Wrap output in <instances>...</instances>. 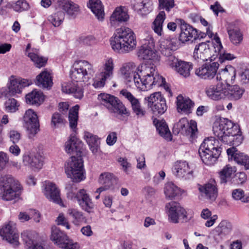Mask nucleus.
Returning <instances> with one entry per match:
<instances>
[{"instance_id":"6ab92c4d","label":"nucleus","mask_w":249,"mask_h":249,"mask_svg":"<svg viewBox=\"0 0 249 249\" xmlns=\"http://www.w3.org/2000/svg\"><path fill=\"white\" fill-rule=\"evenodd\" d=\"M0 236L14 247H17L19 245V234L10 223L5 224L1 229H0Z\"/></svg>"},{"instance_id":"c756f323","label":"nucleus","mask_w":249,"mask_h":249,"mask_svg":"<svg viewBox=\"0 0 249 249\" xmlns=\"http://www.w3.org/2000/svg\"><path fill=\"white\" fill-rule=\"evenodd\" d=\"M135 65L133 62L124 64L120 70L121 74L125 79L126 84L129 87H131L134 84L133 77L137 73L135 71Z\"/></svg>"},{"instance_id":"f3484780","label":"nucleus","mask_w":249,"mask_h":249,"mask_svg":"<svg viewBox=\"0 0 249 249\" xmlns=\"http://www.w3.org/2000/svg\"><path fill=\"white\" fill-rule=\"evenodd\" d=\"M43 193L46 198L61 206L63 205L59 189L53 182L46 181L43 184Z\"/></svg>"},{"instance_id":"cd10ccee","label":"nucleus","mask_w":249,"mask_h":249,"mask_svg":"<svg viewBox=\"0 0 249 249\" xmlns=\"http://www.w3.org/2000/svg\"><path fill=\"white\" fill-rule=\"evenodd\" d=\"M21 237L25 244L26 249H44L37 243L38 235L36 231H25L22 233Z\"/></svg>"},{"instance_id":"a211bd4d","label":"nucleus","mask_w":249,"mask_h":249,"mask_svg":"<svg viewBox=\"0 0 249 249\" xmlns=\"http://www.w3.org/2000/svg\"><path fill=\"white\" fill-rule=\"evenodd\" d=\"M211 41H207L196 45L195 48L193 53L194 59L198 63H202L207 61L211 57L210 53Z\"/></svg>"},{"instance_id":"864d4df0","label":"nucleus","mask_w":249,"mask_h":249,"mask_svg":"<svg viewBox=\"0 0 249 249\" xmlns=\"http://www.w3.org/2000/svg\"><path fill=\"white\" fill-rule=\"evenodd\" d=\"M64 18V13L62 11H59L49 16L48 20L54 27H58L62 24Z\"/></svg>"},{"instance_id":"f03ea898","label":"nucleus","mask_w":249,"mask_h":249,"mask_svg":"<svg viewBox=\"0 0 249 249\" xmlns=\"http://www.w3.org/2000/svg\"><path fill=\"white\" fill-rule=\"evenodd\" d=\"M137 41L133 31L126 27L116 30L110 39L112 49L119 53H126L133 50L136 47Z\"/></svg>"},{"instance_id":"338daca9","label":"nucleus","mask_w":249,"mask_h":249,"mask_svg":"<svg viewBox=\"0 0 249 249\" xmlns=\"http://www.w3.org/2000/svg\"><path fill=\"white\" fill-rule=\"evenodd\" d=\"M216 53L219 55V60L221 63L225 60H231L235 58L233 54L225 53L223 49L221 50L220 52H217Z\"/></svg>"},{"instance_id":"9d476101","label":"nucleus","mask_w":249,"mask_h":249,"mask_svg":"<svg viewBox=\"0 0 249 249\" xmlns=\"http://www.w3.org/2000/svg\"><path fill=\"white\" fill-rule=\"evenodd\" d=\"M144 103L155 115L163 114L167 108L165 99L160 92H156L145 97Z\"/></svg>"},{"instance_id":"680f3d73","label":"nucleus","mask_w":249,"mask_h":249,"mask_svg":"<svg viewBox=\"0 0 249 249\" xmlns=\"http://www.w3.org/2000/svg\"><path fill=\"white\" fill-rule=\"evenodd\" d=\"M159 8L169 12L175 6L174 0H158Z\"/></svg>"},{"instance_id":"4d7b16f0","label":"nucleus","mask_w":249,"mask_h":249,"mask_svg":"<svg viewBox=\"0 0 249 249\" xmlns=\"http://www.w3.org/2000/svg\"><path fill=\"white\" fill-rule=\"evenodd\" d=\"M234 168L229 165H226L220 172V178L221 183H226L228 180L231 177L232 174L234 173Z\"/></svg>"},{"instance_id":"412c9836","label":"nucleus","mask_w":249,"mask_h":249,"mask_svg":"<svg viewBox=\"0 0 249 249\" xmlns=\"http://www.w3.org/2000/svg\"><path fill=\"white\" fill-rule=\"evenodd\" d=\"M207 96L214 101H218L225 98L226 85L220 82L216 85H211L205 89Z\"/></svg>"},{"instance_id":"c03bdc74","label":"nucleus","mask_w":249,"mask_h":249,"mask_svg":"<svg viewBox=\"0 0 249 249\" xmlns=\"http://www.w3.org/2000/svg\"><path fill=\"white\" fill-rule=\"evenodd\" d=\"M152 1L149 0H137L133 4L134 10L142 15L149 13L152 10Z\"/></svg>"},{"instance_id":"ddd939ff","label":"nucleus","mask_w":249,"mask_h":249,"mask_svg":"<svg viewBox=\"0 0 249 249\" xmlns=\"http://www.w3.org/2000/svg\"><path fill=\"white\" fill-rule=\"evenodd\" d=\"M166 208L169 221L171 223L176 224L179 222V219L186 221L190 218H188L186 210L176 202L167 203Z\"/></svg>"},{"instance_id":"4c0bfd02","label":"nucleus","mask_w":249,"mask_h":249,"mask_svg":"<svg viewBox=\"0 0 249 249\" xmlns=\"http://www.w3.org/2000/svg\"><path fill=\"white\" fill-rule=\"evenodd\" d=\"M98 181L100 184L105 186L107 188L114 190L117 184L118 179L112 174L105 172L100 175Z\"/></svg>"},{"instance_id":"a18cd8bd","label":"nucleus","mask_w":249,"mask_h":249,"mask_svg":"<svg viewBox=\"0 0 249 249\" xmlns=\"http://www.w3.org/2000/svg\"><path fill=\"white\" fill-rule=\"evenodd\" d=\"M44 96L41 91L36 89L33 90L26 95V101L27 103L30 105L38 106L43 102Z\"/></svg>"},{"instance_id":"aec40b11","label":"nucleus","mask_w":249,"mask_h":249,"mask_svg":"<svg viewBox=\"0 0 249 249\" xmlns=\"http://www.w3.org/2000/svg\"><path fill=\"white\" fill-rule=\"evenodd\" d=\"M172 171L175 176L185 180H189L193 178V171L190 169L188 163L186 161L176 162Z\"/></svg>"},{"instance_id":"f704fd0d","label":"nucleus","mask_w":249,"mask_h":249,"mask_svg":"<svg viewBox=\"0 0 249 249\" xmlns=\"http://www.w3.org/2000/svg\"><path fill=\"white\" fill-rule=\"evenodd\" d=\"M198 150H201L203 156L204 155L203 151L207 152L215 151L218 150L221 152V148L219 146V142L217 140L213 137H210L205 139L203 142L200 145Z\"/></svg>"},{"instance_id":"a19ab883","label":"nucleus","mask_w":249,"mask_h":249,"mask_svg":"<svg viewBox=\"0 0 249 249\" xmlns=\"http://www.w3.org/2000/svg\"><path fill=\"white\" fill-rule=\"evenodd\" d=\"M31 45L28 44L26 49V54L33 61L35 65L37 68L44 66L47 62V58L39 55L37 52H29Z\"/></svg>"},{"instance_id":"6e6d98bb","label":"nucleus","mask_w":249,"mask_h":249,"mask_svg":"<svg viewBox=\"0 0 249 249\" xmlns=\"http://www.w3.org/2000/svg\"><path fill=\"white\" fill-rule=\"evenodd\" d=\"M179 188L171 182L166 183L164 187V194L170 198L175 197L179 193Z\"/></svg>"},{"instance_id":"e2e57ef3","label":"nucleus","mask_w":249,"mask_h":249,"mask_svg":"<svg viewBox=\"0 0 249 249\" xmlns=\"http://www.w3.org/2000/svg\"><path fill=\"white\" fill-rule=\"evenodd\" d=\"M181 60L179 59L178 58L176 57L175 55L173 54L166 57L165 61L168 67L175 71Z\"/></svg>"},{"instance_id":"1a4fd4ad","label":"nucleus","mask_w":249,"mask_h":249,"mask_svg":"<svg viewBox=\"0 0 249 249\" xmlns=\"http://www.w3.org/2000/svg\"><path fill=\"white\" fill-rule=\"evenodd\" d=\"M51 239L59 248L63 249H79V245L74 242L58 228L53 226L52 228Z\"/></svg>"},{"instance_id":"423d86ee","label":"nucleus","mask_w":249,"mask_h":249,"mask_svg":"<svg viewBox=\"0 0 249 249\" xmlns=\"http://www.w3.org/2000/svg\"><path fill=\"white\" fill-rule=\"evenodd\" d=\"M65 172L72 182H79L85 178L83 161L80 156H71L65 164Z\"/></svg>"},{"instance_id":"79ce46f5","label":"nucleus","mask_w":249,"mask_h":249,"mask_svg":"<svg viewBox=\"0 0 249 249\" xmlns=\"http://www.w3.org/2000/svg\"><path fill=\"white\" fill-rule=\"evenodd\" d=\"M231 224L225 220H222L219 225L215 228L214 232L215 235L220 236L222 238L227 235H229L231 231Z\"/></svg>"},{"instance_id":"dca6fc26","label":"nucleus","mask_w":249,"mask_h":249,"mask_svg":"<svg viewBox=\"0 0 249 249\" xmlns=\"http://www.w3.org/2000/svg\"><path fill=\"white\" fill-rule=\"evenodd\" d=\"M176 21L179 24L181 30L178 40L179 42L185 43L192 39H195L197 35V30L186 23L183 19H177Z\"/></svg>"},{"instance_id":"ea45409f","label":"nucleus","mask_w":249,"mask_h":249,"mask_svg":"<svg viewBox=\"0 0 249 249\" xmlns=\"http://www.w3.org/2000/svg\"><path fill=\"white\" fill-rule=\"evenodd\" d=\"M204 155L203 156L201 150H198V154L202 162L207 165H213L220 155V151L215 150V151L207 152L203 151Z\"/></svg>"},{"instance_id":"bf43d9fd","label":"nucleus","mask_w":249,"mask_h":249,"mask_svg":"<svg viewBox=\"0 0 249 249\" xmlns=\"http://www.w3.org/2000/svg\"><path fill=\"white\" fill-rule=\"evenodd\" d=\"M19 106V103L14 98H9L4 103V109L7 112H15Z\"/></svg>"},{"instance_id":"f8f14e48","label":"nucleus","mask_w":249,"mask_h":249,"mask_svg":"<svg viewBox=\"0 0 249 249\" xmlns=\"http://www.w3.org/2000/svg\"><path fill=\"white\" fill-rule=\"evenodd\" d=\"M173 131L176 134L180 133L193 139L195 138L197 132L196 122L194 120L189 122L186 118H182L174 124Z\"/></svg>"},{"instance_id":"bb28decb","label":"nucleus","mask_w":249,"mask_h":249,"mask_svg":"<svg viewBox=\"0 0 249 249\" xmlns=\"http://www.w3.org/2000/svg\"><path fill=\"white\" fill-rule=\"evenodd\" d=\"M128 19L129 16L124 7H117L110 17L109 24L110 26L116 28L120 24L127 21Z\"/></svg>"},{"instance_id":"b1692460","label":"nucleus","mask_w":249,"mask_h":249,"mask_svg":"<svg viewBox=\"0 0 249 249\" xmlns=\"http://www.w3.org/2000/svg\"><path fill=\"white\" fill-rule=\"evenodd\" d=\"M236 78V70L231 66H227L224 69L219 71L216 75L218 81H222L227 86L234 83Z\"/></svg>"},{"instance_id":"69168bd1","label":"nucleus","mask_w":249,"mask_h":249,"mask_svg":"<svg viewBox=\"0 0 249 249\" xmlns=\"http://www.w3.org/2000/svg\"><path fill=\"white\" fill-rule=\"evenodd\" d=\"M114 64L113 60L111 57L106 58L103 62L101 69L113 71Z\"/></svg>"},{"instance_id":"a878e982","label":"nucleus","mask_w":249,"mask_h":249,"mask_svg":"<svg viewBox=\"0 0 249 249\" xmlns=\"http://www.w3.org/2000/svg\"><path fill=\"white\" fill-rule=\"evenodd\" d=\"M201 196L206 199L213 201L217 196L218 190L216 183L214 179L211 180L208 183L199 187Z\"/></svg>"},{"instance_id":"e433bc0d","label":"nucleus","mask_w":249,"mask_h":249,"mask_svg":"<svg viewBox=\"0 0 249 249\" xmlns=\"http://www.w3.org/2000/svg\"><path fill=\"white\" fill-rule=\"evenodd\" d=\"M62 90L66 93L71 94L75 98L79 99L83 96V90L77 83H71L64 84L62 86Z\"/></svg>"},{"instance_id":"49530a36","label":"nucleus","mask_w":249,"mask_h":249,"mask_svg":"<svg viewBox=\"0 0 249 249\" xmlns=\"http://www.w3.org/2000/svg\"><path fill=\"white\" fill-rule=\"evenodd\" d=\"M137 54L139 59L142 60H154L158 58L157 52L155 49L141 47Z\"/></svg>"},{"instance_id":"c9c22d12","label":"nucleus","mask_w":249,"mask_h":249,"mask_svg":"<svg viewBox=\"0 0 249 249\" xmlns=\"http://www.w3.org/2000/svg\"><path fill=\"white\" fill-rule=\"evenodd\" d=\"M36 83L40 88L50 89L53 85L51 73L47 71H42L36 76Z\"/></svg>"},{"instance_id":"2f4dec72","label":"nucleus","mask_w":249,"mask_h":249,"mask_svg":"<svg viewBox=\"0 0 249 249\" xmlns=\"http://www.w3.org/2000/svg\"><path fill=\"white\" fill-rule=\"evenodd\" d=\"M84 139L92 153L96 155L100 149V139L97 135L87 131L84 132Z\"/></svg>"},{"instance_id":"4be33fe9","label":"nucleus","mask_w":249,"mask_h":249,"mask_svg":"<svg viewBox=\"0 0 249 249\" xmlns=\"http://www.w3.org/2000/svg\"><path fill=\"white\" fill-rule=\"evenodd\" d=\"M179 45V41L177 38L168 37L161 41L160 52L166 58L173 54V52L177 50Z\"/></svg>"},{"instance_id":"8fccbe9b","label":"nucleus","mask_w":249,"mask_h":249,"mask_svg":"<svg viewBox=\"0 0 249 249\" xmlns=\"http://www.w3.org/2000/svg\"><path fill=\"white\" fill-rule=\"evenodd\" d=\"M228 34L230 40L234 45H239L243 40V35L239 29H228Z\"/></svg>"},{"instance_id":"9b49d317","label":"nucleus","mask_w":249,"mask_h":249,"mask_svg":"<svg viewBox=\"0 0 249 249\" xmlns=\"http://www.w3.org/2000/svg\"><path fill=\"white\" fill-rule=\"evenodd\" d=\"M23 119L29 138L33 139L40 130L37 114L33 109H29L26 111Z\"/></svg>"},{"instance_id":"603ef678","label":"nucleus","mask_w":249,"mask_h":249,"mask_svg":"<svg viewBox=\"0 0 249 249\" xmlns=\"http://www.w3.org/2000/svg\"><path fill=\"white\" fill-rule=\"evenodd\" d=\"M79 107L75 105L69 112L70 126L73 130L76 128L78 120V114Z\"/></svg>"},{"instance_id":"473e14b6","label":"nucleus","mask_w":249,"mask_h":249,"mask_svg":"<svg viewBox=\"0 0 249 249\" xmlns=\"http://www.w3.org/2000/svg\"><path fill=\"white\" fill-rule=\"evenodd\" d=\"M245 92V89L238 85L226 86L225 98L231 101H237L241 99Z\"/></svg>"},{"instance_id":"c85d7f7f","label":"nucleus","mask_w":249,"mask_h":249,"mask_svg":"<svg viewBox=\"0 0 249 249\" xmlns=\"http://www.w3.org/2000/svg\"><path fill=\"white\" fill-rule=\"evenodd\" d=\"M43 157L38 153L34 155L24 154L22 156L23 164L29 166L33 170L40 169L43 166Z\"/></svg>"},{"instance_id":"0e129e2a","label":"nucleus","mask_w":249,"mask_h":249,"mask_svg":"<svg viewBox=\"0 0 249 249\" xmlns=\"http://www.w3.org/2000/svg\"><path fill=\"white\" fill-rule=\"evenodd\" d=\"M118 161L120 163L124 172L126 174H128L129 173V170L131 168V164L127 161L126 158L122 157L118 159Z\"/></svg>"},{"instance_id":"2eb2a0df","label":"nucleus","mask_w":249,"mask_h":249,"mask_svg":"<svg viewBox=\"0 0 249 249\" xmlns=\"http://www.w3.org/2000/svg\"><path fill=\"white\" fill-rule=\"evenodd\" d=\"M56 6L70 18H75L80 14V6L71 0H53Z\"/></svg>"},{"instance_id":"0eeeda50","label":"nucleus","mask_w":249,"mask_h":249,"mask_svg":"<svg viewBox=\"0 0 249 249\" xmlns=\"http://www.w3.org/2000/svg\"><path fill=\"white\" fill-rule=\"evenodd\" d=\"M164 82V78L159 73L156 74H136L133 77L134 85L142 91H146L153 88L156 85H161Z\"/></svg>"},{"instance_id":"20e7f679","label":"nucleus","mask_w":249,"mask_h":249,"mask_svg":"<svg viewBox=\"0 0 249 249\" xmlns=\"http://www.w3.org/2000/svg\"><path fill=\"white\" fill-rule=\"evenodd\" d=\"M74 182L68 183L66 186L67 198L73 201H77L83 210L90 213L94 206L91 199L85 190H78L77 185Z\"/></svg>"},{"instance_id":"13d9d810","label":"nucleus","mask_w":249,"mask_h":249,"mask_svg":"<svg viewBox=\"0 0 249 249\" xmlns=\"http://www.w3.org/2000/svg\"><path fill=\"white\" fill-rule=\"evenodd\" d=\"M154 73L156 74L158 73L155 66L153 64L144 63L142 64L140 68H139L136 74H151Z\"/></svg>"},{"instance_id":"774afa93","label":"nucleus","mask_w":249,"mask_h":249,"mask_svg":"<svg viewBox=\"0 0 249 249\" xmlns=\"http://www.w3.org/2000/svg\"><path fill=\"white\" fill-rule=\"evenodd\" d=\"M141 47L155 49V42L153 37L151 35H148L144 39Z\"/></svg>"},{"instance_id":"393cba45","label":"nucleus","mask_w":249,"mask_h":249,"mask_svg":"<svg viewBox=\"0 0 249 249\" xmlns=\"http://www.w3.org/2000/svg\"><path fill=\"white\" fill-rule=\"evenodd\" d=\"M29 85L30 83L27 79L12 77L7 84L10 96H16L18 94H21L22 89Z\"/></svg>"},{"instance_id":"3c124183","label":"nucleus","mask_w":249,"mask_h":249,"mask_svg":"<svg viewBox=\"0 0 249 249\" xmlns=\"http://www.w3.org/2000/svg\"><path fill=\"white\" fill-rule=\"evenodd\" d=\"M227 153L229 156L233 158L234 160L239 164L242 165L247 155L240 152L234 147L230 148L227 150Z\"/></svg>"},{"instance_id":"6e6552de","label":"nucleus","mask_w":249,"mask_h":249,"mask_svg":"<svg viewBox=\"0 0 249 249\" xmlns=\"http://www.w3.org/2000/svg\"><path fill=\"white\" fill-rule=\"evenodd\" d=\"M98 99L110 112L119 115H129V112L123 103L117 97L107 93H101Z\"/></svg>"},{"instance_id":"f257e3e1","label":"nucleus","mask_w":249,"mask_h":249,"mask_svg":"<svg viewBox=\"0 0 249 249\" xmlns=\"http://www.w3.org/2000/svg\"><path fill=\"white\" fill-rule=\"evenodd\" d=\"M213 130L215 136L223 142L228 144L233 142V145L242 143V138L238 126L226 118H221L214 122Z\"/></svg>"},{"instance_id":"7ed1b4c3","label":"nucleus","mask_w":249,"mask_h":249,"mask_svg":"<svg viewBox=\"0 0 249 249\" xmlns=\"http://www.w3.org/2000/svg\"><path fill=\"white\" fill-rule=\"evenodd\" d=\"M21 187L18 181L9 175L0 177V197L5 201H11L19 196Z\"/></svg>"},{"instance_id":"58836bf2","label":"nucleus","mask_w":249,"mask_h":249,"mask_svg":"<svg viewBox=\"0 0 249 249\" xmlns=\"http://www.w3.org/2000/svg\"><path fill=\"white\" fill-rule=\"evenodd\" d=\"M87 5L99 20H103L105 13L104 7L100 0H89Z\"/></svg>"},{"instance_id":"5fc2aeb1","label":"nucleus","mask_w":249,"mask_h":249,"mask_svg":"<svg viewBox=\"0 0 249 249\" xmlns=\"http://www.w3.org/2000/svg\"><path fill=\"white\" fill-rule=\"evenodd\" d=\"M68 214L72 219V223L78 225L84 220V217L81 212L74 209H70L68 211Z\"/></svg>"},{"instance_id":"39448f33","label":"nucleus","mask_w":249,"mask_h":249,"mask_svg":"<svg viewBox=\"0 0 249 249\" xmlns=\"http://www.w3.org/2000/svg\"><path fill=\"white\" fill-rule=\"evenodd\" d=\"M95 71L93 65L86 60L75 61L71 72V79L76 83L87 82L93 75Z\"/></svg>"},{"instance_id":"5701e85b","label":"nucleus","mask_w":249,"mask_h":249,"mask_svg":"<svg viewBox=\"0 0 249 249\" xmlns=\"http://www.w3.org/2000/svg\"><path fill=\"white\" fill-rule=\"evenodd\" d=\"M120 94L130 103L132 110L138 118H142L145 115V110L141 107L140 101L130 92L125 89L120 91Z\"/></svg>"},{"instance_id":"4468645a","label":"nucleus","mask_w":249,"mask_h":249,"mask_svg":"<svg viewBox=\"0 0 249 249\" xmlns=\"http://www.w3.org/2000/svg\"><path fill=\"white\" fill-rule=\"evenodd\" d=\"M219 67V64L217 62L205 63L196 69L195 74L201 79L211 80L216 76Z\"/></svg>"},{"instance_id":"37998d69","label":"nucleus","mask_w":249,"mask_h":249,"mask_svg":"<svg viewBox=\"0 0 249 249\" xmlns=\"http://www.w3.org/2000/svg\"><path fill=\"white\" fill-rule=\"evenodd\" d=\"M153 123L160 135L168 140H171V134L168 125L164 120L155 119Z\"/></svg>"},{"instance_id":"7c9ffc66","label":"nucleus","mask_w":249,"mask_h":249,"mask_svg":"<svg viewBox=\"0 0 249 249\" xmlns=\"http://www.w3.org/2000/svg\"><path fill=\"white\" fill-rule=\"evenodd\" d=\"M84 144L82 142L74 136L71 135L70 139L66 142L65 150L67 153L80 156L83 149Z\"/></svg>"},{"instance_id":"09e8293b","label":"nucleus","mask_w":249,"mask_h":249,"mask_svg":"<svg viewBox=\"0 0 249 249\" xmlns=\"http://www.w3.org/2000/svg\"><path fill=\"white\" fill-rule=\"evenodd\" d=\"M165 13L160 11L157 16L153 23L152 28L154 32L159 36H161L162 32V25L165 19Z\"/></svg>"},{"instance_id":"72a5a7b5","label":"nucleus","mask_w":249,"mask_h":249,"mask_svg":"<svg viewBox=\"0 0 249 249\" xmlns=\"http://www.w3.org/2000/svg\"><path fill=\"white\" fill-rule=\"evenodd\" d=\"M177 106L178 112L188 114L192 112L194 103L189 98L179 95L177 97Z\"/></svg>"},{"instance_id":"052dcab7","label":"nucleus","mask_w":249,"mask_h":249,"mask_svg":"<svg viewBox=\"0 0 249 249\" xmlns=\"http://www.w3.org/2000/svg\"><path fill=\"white\" fill-rule=\"evenodd\" d=\"M12 7L14 11L21 12L28 10L29 9V4L25 0H18L14 3Z\"/></svg>"},{"instance_id":"de8ad7c7","label":"nucleus","mask_w":249,"mask_h":249,"mask_svg":"<svg viewBox=\"0 0 249 249\" xmlns=\"http://www.w3.org/2000/svg\"><path fill=\"white\" fill-rule=\"evenodd\" d=\"M192 69L193 65L191 63L181 60L174 71L183 77L187 78L190 75Z\"/></svg>"}]
</instances>
